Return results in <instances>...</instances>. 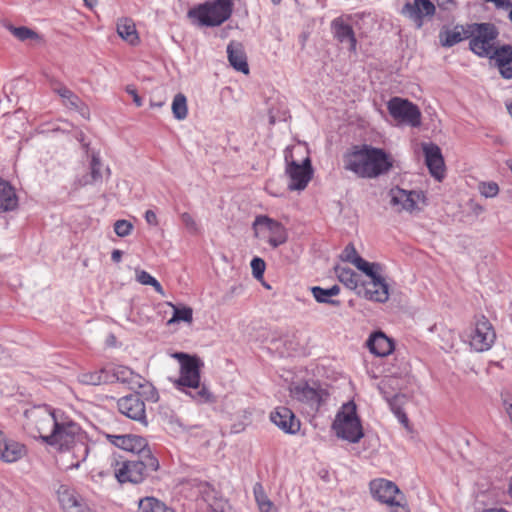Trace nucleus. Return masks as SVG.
Returning <instances> with one entry per match:
<instances>
[{
    "label": "nucleus",
    "instance_id": "17",
    "mask_svg": "<svg viewBox=\"0 0 512 512\" xmlns=\"http://www.w3.org/2000/svg\"><path fill=\"white\" fill-rule=\"evenodd\" d=\"M57 498L64 512H91L83 497L68 485L59 486Z\"/></svg>",
    "mask_w": 512,
    "mask_h": 512
},
{
    "label": "nucleus",
    "instance_id": "41",
    "mask_svg": "<svg viewBox=\"0 0 512 512\" xmlns=\"http://www.w3.org/2000/svg\"><path fill=\"white\" fill-rule=\"evenodd\" d=\"M136 280L142 285L152 286L162 296L165 294L160 282L144 270H136Z\"/></svg>",
    "mask_w": 512,
    "mask_h": 512
},
{
    "label": "nucleus",
    "instance_id": "12",
    "mask_svg": "<svg viewBox=\"0 0 512 512\" xmlns=\"http://www.w3.org/2000/svg\"><path fill=\"white\" fill-rule=\"evenodd\" d=\"M62 413L60 410H51L46 406L39 407L32 412L39 437L45 443L49 444V434L59 425Z\"/></svg>",
    "mask_w": 512,
    "mask_h": 512
},
{
    "label": "nucleus",
    "instance_id": "58",
    "mask_svg": "<svg viewBox=\"0 0 512 512\" xmlns=\"http://www.w3.org/2000/svg\"><path fill=\"white\" fill-rule=\"evenodd\" d=\"M83 1H84L85 5L90 9L94 8L98 2V0H83Z\"/></svg>",
    "mask_w": 512,
    "mask_h": 512
},
{
    "label": "nucleus",
    "instance_id": "48",
    "mask_svg": "<svg viewBox=\"0 0 512 512\" xmlns=\"http://www.w3.org/2000/svg\"><path fill=\"white\" fill-rule=\"evenodd\" d=\"M199 493L205 502H209L215 497V491L208 483H204L199 486Z\"/></svg>",
    "mask_w": 512,
    "mask_h": 512
},
{
    "label": "nucleus",
    "instance_id": "24",
    "mask_svg": "<svg viewBox=\"0 0 512 512\" xmlns=\"http://www.w3.org/2000/svg\"><path fill=\"white\" fill-rule=\"evenodd\" d=\"M271 421L286 433L294 434L300 429V422L286 407H278L270 415Z\"/></svg>",
    "mask_w": 512,
    "mask_h": 512
},
{
    "label": "nucleus",
    "instance_id": "51",
    "mask_svg": "<svg viewBox=\"0 0 512 512\" xmlns=\"http://www.w3.org/2000/svg\"><path fill=\"white\" fill-rule=\"evenodd\" d=\"M485 2L494 3L497 8H509L512 7V0H484Z\"/></svg>",
    "mask_w": 512,
    "mask_h": 512
},
{
    "label": "nucleus",
    "instance_id": "15",
    "mask_svg": "<svg viewBox=\"0 0 512 512\" xmlns=\"http://www.w3.org/2000/svg\"><path fill=\"white\" fill-rule=\"evenodd\" d=\"M496 338L495 331L487 318L482 316L475 323L471 334L470 345L478 352L490 349Z\"/></svg>",
    "mask_w": 512,
    "mask_h": 512
},
{
    "label": "nucleus",
    "instance_id": "40",
    "mask_svg": "<svg viewBox=\"0 0 512 512\" xmlns=\"http://www.w3.org/2000/svg\"><path fill=\"white\" fill-rule=\"evenodd\" d=\"M253 492L260 512H270L273 507V503L265 494L263 486L260 483H256L253 487Z\"/></svg>",
    "mask_w": 512,
    "mask_h": 512
},
{
    "label": "nucleus",
    "instance_id": "57",
    "mask_svg": "<svg viewBox=\"0 0 512 512\" xmlns=\"http://www.w3.org/2000/svg\"><path fill=\"white\" fill-rule=\"evenodd\" d=\"M440 8L447 9L450 5H454V0H435Z\"/></svg>",
    "mask_w": 512,
    "mask_h": 512
},
{
    "label": "nucleus",
    "instance_id": "55",
    "mask_svg": "<svg viewBox=\"0 0 512 512\" xmlns=\"http://www.w3.org/2000/svg\"><path fill=\"white\" fill-rule=\"evenodd\" d=\"M503 406H504L506 413L509 416V419H511L512 418V400L504 399Z\"/></svg>",
    "mask_w": 512,
    "mask_h": 512
},
{
    "label": "nucleus",
    "instance_id": "18",
    "mask_svg": "<svg viewBox=\"0 0 512 512\" xmlns=\"http://www.w3.org/2000/svg\"><path fill=\"white\" fill-rule=\"evenodd\" d=\"M425 163L430 174L438 181L445 177L446 167L441 149L434 143H424L422 145Z\"/></svg>",
    "mask_w": 512,
    "mask_h": 512
},
{
    "label": "nucleus",
    "instance_id": "22",
    "mask_svg": "<svg viewBox=\"0 0 512 512\" xmlns=\"http://www.w3.org/2000/svg\"><path fill=\"white\" fill-rule=\"evenodd\" d=\"M27 447L12 438L4 437L0 440V460L5 463H14L25 457Z\"/></svg>",
    "mask_w": 512,
    "mask_h": 512
},
{
    "label": "nucleus",
    "instance_id": "25",
    "mask_svg": "<svg viewBox=\"0 0 512 512\" xmlns=\"http://www.w3.org/2000/svg\"><path fill=\"white\" fill-rule=\"evenodd\" d=\"M367 347L370 352L378 357H385L394 350V342L383 332H375L367 340Z\"/></svg>",
    "mask_w": 512,
    "mask_h": 512
},
{
    "label": "nucleus",
    "instance_id": "16",
    "mask_svg": "<svg viewBox=\"0 0 512 512\" xmlns=\"http://www.w3.org/2000/svg\"><path fill=\"white\" fill-rule=\"evenodd\" d=\"M401 13L411 20L416 28L420 29L424 25L426 17L431 18L436 13V7L430 0H413L406 2Z\"/></svg>",
    "mask_w": 512,
    "mask_h": 512
},
{
    "label": "nucleus",
    "instance_id": "39",
    "mask_svg": "<svg viewBox=\"0 0 512 512\" xmlns=\"http://www.w3.org/2000/svg\"><path fill=\"white\" fill-rule=\"evenodd\" d=\"M172 113L177 120H184L188 115L187 99L184 94L175 95L172 102Z\"/></svg>",
    "mask_w": 512,
    "mask_h": 512
},
{
    "label": "nucleus",
    "instance_id": "42",
    "mask_svg": "<svg viewBox=\"0 0 512 512\" xmlns=\"http://www.w3.org/2000/svg\"><path fill=\"white\" fill-rule=\"evenodd\" d=\"M477 189L485 198H495L500 192V187L495 181H480Z\"/></svg>",
    "mask_w": 512,
    "mask_h": 512
},
{
    "label": "nucleus",
    "instance_id": "32",
    "mask_svg": "<svg viewBox=\"0 0 512 512\" xmlns=\"http://www.w3.org/2000/svg\"><path fill=\"white\" fill-rule=\"evenodd\" d=\"M311 292L315 300L319 303H327L334 306H339V300H333L331 297L336 296L340 292V288L338 285H334L329 289H324L319 286H315L311 288Z\"/></svg>",
    "mask_w": 512,
    "mask_h": 512
},
{
    "label": "nucleus",
    "instance_id": "47",
    "mask_svg": "<svg viewBox=\"0 0 512 512\" xmlns=\"http://www.w3.org/2000/svg\"><path fill=\"white\" fill-rule=\"evenodd\" d=\"M360 257L352 244H348L342 252V259L344 261L354 264V259Z\"/></svg>",
    "mask_w": 512,
    "mask_h": 512
},
{
    "label": "nucleus",
    "instance_id": "52",
    "mask_svg": "<svg viewBox=\"0 0 512 512\" xmlns=\"http://www.w3.org/2000/svg\"><path fill=\"white\" fill-rule=\"evenodd\" d=\"M394 414L398 418L400 423L404 425V427H406V428L409 427V419L403 410H397V412Z\"/></svg>",
    "mask_w": 512,
    "mask_h": 512
},
{
    "label": "nucleus",
    "instance_id": "4",
    "mask_svg": "<svg viewBox=\"0 0 512 512\" xmlns=\"http://www.w3.org/2000/svg\"><path fill=\"white\" fill-rule=\"evenodd\" d=\"M134 457L117 463L119 467L115 469V476L120 483L139 484L159 469V461L151 451Z\"/></svg>",
    "mask_w": 512,
    "mask_h": 512
},
{
    "label": "nucleus",
    "instance_id": "26",
    "mask_svg": "<svg viewBox=\"0 0 512 512\" xmlns=\"http://www.w3.org/2000/svg\"><path fill=\"white\" fill-rule=\"evenodd\" d=\"M228 60L231 66L244 74L249 73V66L243 45L239 42L231 41L227 46Z\"/></svg>",
    "mask_w": 512,
    "mask_h": 512
},
{
    "label": "nucleus",
    "instance_id": "46",
    "mask_svg": "<svg viewBox=\"0 0 512 512\" xmlns=\"http://www.w3.org/2000/svg\"><path fill=\"white\" fill-rule=\"evenodd\" d=\"M266 264L262 258L254 257L251 261V269L254 278L260 280L263 278L265 272Z\"/></svg>",
    "mask_w": 512,
    "mask_h": 512
},
{
    "label": "nucleus",
    "instance_id": "5",
    "mask_svg": "<svg viewBox=\"0 0 512 512\" xmlns=\"http://www.w3.org/2000/svg\"><path fill=\"white\" fill-rule=\"evenodd\" d=\"M332 427L337 437L350 443H358L363 438L364 432L354 402L350 401L342 406Z\"/></svg>",
    "mask_w": 512,
    "mask_h": 512
},
{
    "label": "nucleus",
    "instance_id": "13",
    "mask_svg": "<svg viewBox=\"0 0 512 512\" xmlns=\"http://www.w3.org/2000/svg\"><path fill=\"white\" fill-rule=\"evenodd\" d=\"M390 204L397 211L413 212L419 209V204L425 203V195L421 191H407L399 187L389 192Z\"/></svg>",
    "mask_w": 512,
    "mask_h": 512
},
{
    "label": "nucleus",
    "instance_id": "38",
    "mask_svg": "<svg viewBox=\"0 0 512 512\" xmlns=\"http://www.w3.org/2000/svg\"><path fill=\"white\" fill-rule=\"evenodd\" d=\"M55 91L62 98L63 104L70 109H80L83 106L80 98L65 86L56 88Z\"/></svg>",
    "mask_w": 512,
    "mask_h": 512
},
{
    "label": "nucleus",
    "instance_id": "56",
    "mask_svg": "<svg viewBox=\"0 0 512 512\" xmlns=\"http://www.w3.org/2000/svg\"><path fill=\"white\" fill-rule=\"evenodd\" d=\"M122 255H123V253L121 250L115 249L111 253V259L113 262L119 263L122 259Z\"/></svg>",
    "mask_w": 512,
    "mask_h": 512
},
{
    "label": "nucleus",
    "instance_id": "2",
    "mask_svg": "<svg viewBox=\"0 0 512 512\" xmlns=\"http://www.w3.org/2000/svg\"><path fill=\"white\" fill-rule=\"evenodd\" d=\"M172 356L180 362V377L175 381L176 387L182 391H185L184 388L192 389L193 392L188 394L198 403L212 401V394L204 385H200L201 360L183 352H176Z\"/></svg>",
    "mask_w": 512,
    "mask_h": 512
},
{
    "label": "nucleus",
    "instance_id": "9",
    "mask_svg": "<svg viewBox=\"0 0 512 512\" xmlns=\"http://www.w3.org/2000/svg\"><path fill=\"white\" fill-rule=\"evenodd\" d=\"M387 110L398 124L418 127L421 124V111L417 105L401 97H392L387 103Z\"/></svg>",
    "mask_w": 512,
    "mask_h": 512
},
{
    "label": "nucleus",
    "instance_id": "36",
    "mask_svg": "<svg viewBox=\"0 0 512 512\" xmlns=\"http://www.w3.org/2000/svg\"><path fill=\"white\" fill-rule=\"evenodd\" d=\"M167 305L173 309V316L168 320L167 325L178 322L192 323L193 321V309L188 306L178 307L172 302H167Z\"/></svg>",
    "mask_w": 512,
    "mask_h": 512
},
{
    "label": "nucleus",
    "instance_id": "45",
    "mask_svg": "<svg viewBox=\"0 0 512 512\" xmlns=\"http://www.w3.org/2000/svg\"><path fill=\"white\" fill-rule=\"evenodd\" d=\"M385 399L388 401L393 413L397 410H402V405L406 402L407 398L404 394H394L392 396L385 393Z\"/></svg>",
    "mask_w": 512,
    "mask_h": 512
},
{
    "label": "nucleus",
    "instance_id": "30",
    "mask_svg": "<svg viewBox=\"0 0 512 512\" xmlns=\"http://www.w3.org/2000/svg\"><path fill=\"white\" fill-rule=\"evenodd\" d=\"M18 207V197L9 182L0 178V213L13 211Z\"/></svg>",
    "mask_w": 512,
    "mask_h": 512
},
{
    "label": "nucleus",
    "instance_id": "44",
    "mask_svg": "<svg viewBox=\"0 0 512 512\" xmlns=\"http://www.w3.org/2000/svg\"><path fill=\"white\" fill-rule=\"evenodd\" d=\"M357 269L365 273L367 276L372 275V271L374 269H381V265L378 263H370L364 260L362 257H357L354 259V264Z\"/></svg>",
    "mask_w": 512,
    "mask_h": 512
},
{
    "label": "nucleus",
    "instance_id": "63",
    "mask_svg": "<svg viewBox=\"0 0 512 512\" xmlns=\"http://www.w3.org/2000/svg\"><path fill=\"white\" fill-rule=\"evenodd\" d=\"M79 463H80V461H77V463H76V464H74L73 466L78 467V466H79Z\"/></svg>",
    "mask_w": 512,
    "mask_h": 512
},
{
    "label": "nucleus",
    "instance_id": "31",
    "mask_svg": "<svg viewBox=\"0 0 512 512\" xmlns=\"http://www.w3.org/2000/svg\"><path fill=\"white\" fill-rule=\"evenodd\" d=\"M264 236L267 237L269 244L276 248L287 241L288 235L284 226H262ZM255 236L259 237L262 231L258 230V226H254Z\"/></svg>",
    "mask_w": 512,
    "mask_h": 512
},
{
    "label": "nucleus",
    "instance_id": "60",
    "mask_svg": "<svg viewBox=\"0 0 512 512\" xmlns=\"http://www.w3.org/2000/svg\"><path fill=\"white\" fill-rule=\"evenodd\" d=\"M4 437H5V436H4V433H3V431L0 429V440H1L2 438H4Z\"/></svg>",
    "mask_w": 512,
    "mask_h": 512
},
{
    "label": "nucleus",
    "instance_id": "37",
    "mask_svg": "<svg viewBox=\"0 0 512 512\" xmlns=\"http://www.w3.org/2000/svg\"><path fill=\"white\" fill-rule=\"evenodd\" d=\"M102 162L98 154H92L90 163V174L84 177L82 184L88 185L102 179Z\"/></svg>",
    "mask_w": 512,
    "mask_h": 512
},
{
    "label": "nucleus",
    "instance_id": "33",
    "mask_svg": "<svg viewBox=\"0 0 512 512\" xmlns=\"http://www.w3.org/2000/svg\"><path fill=\"white\" fill-rule=\"evenodd\" d=\"M335 274L338 280L348 289L356 290L359 285V275L349 267L336 266Z\"/></svg>",
    "mask_w": 512,
    "mask_h": 512
},
{
    "label": "nucleus",
    "instance_id": "23",
    "mask_svg": "<svg viewBox=\"0 0 512 512\" xmlns=\"http://www.w3.org/2000/svg\"><path fill=\"white\" fill-rule=\"evenodd\" d=\"M108 377L110 378L109 383L118 381L129 385L131 389L141 388L144 386L143 382H145V379L140 375L134 373L129 367L122 365L108 369Z\"/></svg>",
    "mask_w": 512,
    "mask_h": 512
},
{
    "label": "nucleus",
    "instance_id": "59",
    "mask_svg": "<svg viewBox=\"0 0 512 512\" xmlns=\"http://www.w3.org/2000/svg\"><path fill=\"white\" fill-rule=\"evenodd\" d=\"M114 224H131V222H129L128 220H125V219H120V220H117Z\"/></svg>",
    "mask_w": 512,
    "mask_h": 512
},
{
    "label": "nucleus",
    "instance_id": "29",
    "mask_svg": "<svg viewBox=\"0 0 512 512\" xmlns=\"http://www.w3.org/2000/svg\"><path fill=\"white\" fill-rule=\"evenodd\" d=\"M469 31V24L466 26L456 25L452 29L442 30L439 34L440 43L444 47H452L465 39H469Z\"/></svg>",
    "mask_w": 512,
    "mask_h": 512
},
{
    "label": "nucleus",
    "instance_id": "62",
    "mask_svg": "<svg viewBox=\"0 0 512 512\" xmlns=\"http://www.w3.org/2000/svg\"><path fill=\"white\" fill-rule=\"evenodd\" d=\"M270 185H271V184H270V183H268V184H267V186H266V189H267L268 191L270 190Z\"/></svg>",
    "mask_w": 512,
    "mask_h": 512
},
{
    "label": "nucleus",
    "instance_id": "50",
    "mask_svg": "<svg viewBox=\"0 0 512 512\" xmlns=\"http://www.w3.org/2000/svg\"><path fill=\"white\" fill-rule=\"evenodd\" d=\"M117 236L126 237L131 234L133 226H114Z\"/></svg>",
    "mask_w": 512,
    "mask_h": 512
},
{
    "label": "nucleus",
    "instance_id": "61",
    "mask_svg": "<svg viewBox=\"0 0 512 512\" xmlns=\"http://www.w3.org/2000/svg\"><path fill=\"white\" fill-rule=\"evenodd\" d=\"M281 0H272L273 3L278 4Z\"/></svg>",
    "mask_w": 512,
    "mask_h": 512
},
{
    "label": "nucleus",
    "instance_id": "14",
    "mask_svg": "<svg viewBox=\"0 0 512 512\" xmlns=\"http://www.w3.org/2000/svg\"><path fill=\"white\" fill-rule=\"evenodd\" d=\"M117 407L121 414L139 422L143 426L148 425L145 402L139 393L129 394L117 401Z\"/></svg>",
    "mask_w": 512,
    "mask_h": 512
},
{
    "label": "nucleus",
    "instance_id": "8",
    "mask_svg": "<svg viewBox=\"0 0 512 512\" xmlns=\"http://www.w3.org/2000/svg\"><path fill=\"white\" fill-rule=\"evenodd\" d=\"M328 392L317 383L300 382L290 386V396L297 400L309 414H315L326 401Z\"/></svg>",
    "mask_w": 512,
    "mask_h": 512
},
{
    "label": "nucleus",
    "instance_id": "43",
    "mask_svg": "<svg viewBox=\"0 0 512 512\" xmlns=\"http://www.w3.org/2000/svg\"><path fill=\"white\" fill-rule=\"evenodd\" d=\"M8 30L20 41L38 40L40 38L35 31L25 26L14 27L10 25Z\"/></svg>",
    "mask_w": 512,
    "mask_h": 512
},
{
    "label": "nucleus",
    "instance_id": "19",
    "mask_svg": "<svg viewBox=\"0 0 512 512\" xmlns=\"http://www.w3.org/2000/svg\"><path fill=\"white\" fill-rule=\"evenodd\" d=\"M109 441L128 452H132L133 454L144 455V451H151L148 447L147 440L144 437L127 434V435H107Z\"/></svg>",
    "mask_w": 512,
    "mask_h": 512
},
{
    "label": "nucleus",
    "instance_id": "53",
    "mask_svg": "<svg viewBox=\"0 0 512 512\" xmlns=\"http://www.w3.org/2000/svg\"><path fill=\"white\" fill-rule=\"evenodd\" d=\"M253 224L260 225V224H277V223L274 222L271 218H269L267 216H258V217H256Z\"/></svg>",
    "mask_w": 512,
    "mask_h": 512
},
{
    "label": "nucleus",
    "instance_id": "11",
    "mask_svg": "<svg viewBox=\"0 0 512 512\" xmlns=\"http://www.w3.org/2000/svg\"><path fill=\"white\" fill-rule=\"evenodd\" d=\"M287 164L286 173L290 178L288 187L290 190H303L312 177V167L309 157H305L301 163L294 159L293 151L285 154Z\"/></svg>",
    "mask_w": 512,
    "mask_h": 512
},
{
    "label": "nucleus",
    "instance_id": "10",
    "mask_svg": "<svg viewBox=\"0 0 512 512\" xmlns=\"http://www.w3.org/2000/svg\"><path fill=\"white\" fill-rule=\"evenodd\" d=\"M370 491L381 503L396 507L392 512H409L408 508L402 504L403 495L395 483L385 479H375L370 482Z\"/></svg>",
    "mask_w": 512,
    "mask_h": 512
},
{
    "label": "nucleus",
    "instance_id": "27",
    "mask_svg": "<svg viewBox=\"0 0 512 512\" xmlns=\"http://www.w3.org/2000/svg\"><path fill=\"white\" fill-rule=\"evenodd\" d=\"M116 30L119 37L132 46L140 44V36L132 18L121 17L117 20Z\"/></svg>",
    "mask_w": 512,
    "mask_h": 512
},
{
    "label": "nucleus",
    "instance_id": "54",
    "mask_svg": "<svg viewBox=\"0 0 512 512\" xmlns=\"http://www.w3.org/2000/svg\"><path fill=\"white\" fill-rule=\"evenodd\" d=\"M145 220L148 224H152L157 221V217L154 211L147 210L145 213Z\"/></svg>",
    "mask_w": 512,
    "mask_h": 512
},
{
    "label": "nucleus",
    "instance_id": "1",
    "mask_svg": "<svg viewBox=\"0 0 512 512\" xmlns=\"http://www.w3.org/2000/svg\"><path fill=\"white\" fill-rule=\"evenodd\" d=\"M393 167V158L384 149L371 145H355L343 155V168L365 179L384 175Z\"/></svg>",
    "mask_w": 512,
    "mask_h": 512
},
{
    "label": "nucleus",
    "instance_id": "34",
    "mask_svg": "<svg viewBox=\"0 0 512 512\" xmlns=\"http://www.w3.org/2000/svg\"><path fill=\"white\" fill-rule=\"evenodd\" d=\"M78 380L85 385H101L109 383L110 378L108 377V369L101 368L97 371L81 373Z\"/></svg>",
    "mask_w": 512,
    "mask_h": 512
},
{
    "label": "nucleus",
    "instance_id": "20",
    "mask_svg": "<svg viewBox=\"0 0 512 512\" xmlns=\"http://www.w3.org/2000/svg\"><path fill=\"white\" fill-rule=\"evenodd\" d=\"M504 79H512V46L495 47L488 56Z\"/></svg>",
    "mask_w": 512,
    "mask_h": 512
},
{
    "label": "nucleus",
    "instance_id": "6",
    "mask_svg": "<svg viewBox=\"0 0 512 512\" xmlns=\"http://www.w3.org/2000/svg\"><path fill=\"white\" fill-rule=\"evenodd\" d=\"M59 425L49 434V445H57L60 450L72 448L74 452H81L82 459L85 460L88 454V447L83 442L76 440L80 432V427L64 413L59 419Z\"/></svg>",
    "mask_w": 512,
    "mask_h": 512
},
{
    "label": "nucleus",
    "instance_id": "21",
    "mask_svg": "<svg viewBox=\"0 0 512 512\" xmlns=\"http://www.w3.org/2000/svg\"><path fill=\"white\" fill-rule=\"evenodd\" d=\"M381 269H374L370 287L364 289V297L368 300L384 303L389 299V287L385 279L379 274Z\"/></svg>",
    "mask_w": 512,
    "mask_h": 512
},
{
    "label": "nucleus",
    "instance_id": "7",
    "mask_svg": "<svg viewBox=\"0 0 512 512\" xmlns=\"http://www.w3.org/2000/svg\"><path fill=\"white\" fill-rule=\"evenodd\" d=\"M470 31L469 46L473 53L480 57H488L496 47V40L499 31L494 24L491 23H472L469 24Z\"/></svg>",
    "mask_w": 512,
    "mask_h": 512
},
{
    "label": "nucleus",
    "instance_id": "3",
    "mask_svg": "<svg viewBox=\"0 0 512 512\" xmlns=\"http://www.w3.org/2000/svg\"><path fill=\"white\" fill-rule=\"evenodd\" d=\"M232 0H208L191 8L187 16L193 24L200 27H218L232 15Z\"/></svg>",
    "mask_w": 512,
    "mask_h": 512
},
{
    "label": "nucleus",
    "instance_id": "35",
    "mask_svg": "<svg viewBox=\"0 0 512 512\" xmlns=\"http://www.w3.org/2000/svg\"><path fill=\"white\" fill-rule=\"evenodd\" d=\"M138 512H176L167 507L164 503L154 497L141 499L138 506Z\"/></svg>",
    "mask_w": 512,
    "mask_h": 512
},
{
    "label": "nucleus",
    "instance_id": "28",
    "mask_svg": "<svg viewBox=\"0 0 512 512\" xmlns=\"http://www.w3.org/2000/svg\"><path fill=\"white\" fill-rule=\"evenodd\" d=\"M331 26L337 40L342 43L347 42L349 44V50L355 52L357 40L352 26L346 23L342 18L334 19Z\"/></svg>",
    "mask_w": 512,
    "mask_h": 512
},
{
    "label": "nucleus",
    "instance_id": "49",
    "mask_svg": "<svg viewBox=\"0 0 512 512\" xmlns=\"http://www.w3.org/2000/svg\"><path fill=\"white\" fill-rule=\"evenodd\" d=\"M126 92L132 96L133 98V102L135 103V105L137 107H141L142 106V99L141 97L138 95L136 89L133 87V86H127L126 87Z\"/></svg>",
    "mask_w": 512,
    "mask_h": 512
},
{
    "label": "nucleus",
    "instance_id": "64",
    "mask_svg": "<svg viewBox=\"0 0 512 512\" xmlns=\"http://www.w3.org/2000/svg\"><path fill=\"white\" fill-rule=\"evenodd\" d=\"M510 421L512 422V418L510 419Z\"/></svg>",
    "mask_w": 512,
    "mask_h": 512
}]
</instances>
